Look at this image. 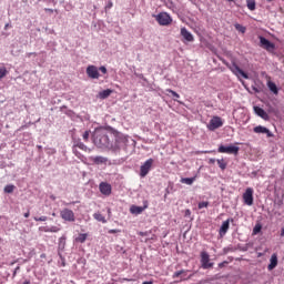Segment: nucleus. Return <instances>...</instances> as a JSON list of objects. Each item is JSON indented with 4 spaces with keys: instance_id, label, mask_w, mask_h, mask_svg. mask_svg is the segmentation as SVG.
I'll return each instance as SVG.
<instances>
[{
    "instance_id": "nucleus-49",
    "label": "nucleus",
    "mask_w": 284,
    "mask_h": 284,
    "mask_svg": "<svg viewBox=\"0 0 284 284\" xmlns=\"http://www.w3.org/2000/svg\"><path fill=\"white\" fill-rule=\"evenodd\" d=\"M8 28H10V23H7V24L4 26V30H8Z\"/></svg>"
},
{
    "instance_id": "nucleus-38",
    "label": "nucleus",
    "mask_w": 284,
    "mask_h": 284,
    "mask_svg": "<svg viewBox=\"0 0 284 284\" xmlns=\"http://www.w3.org/2000/svg\"><path fill=\"white\" fill-rule=\"evenodd\" d=\"M99 70L102 74H108V69L105 67H100Z\"/></svg>"
},
{
    "instance_id": "nucleus-17",
    "label": "nucleus",
    "mask_w": 284,
    "mask_h": 284,
    "mask_svg": "<svg viewBox=\"0 0 284 284\" xmlns=\"http://www.w3.org/2000/svg\"><path fill=\"white\" fill-rule=\"evenodd\" d=\"M230 222L232 223V222H234V220L233 219H231V220L229 219V220H226V221H224L222 223V225L220 227L221 236H225V234H227V230H230Z\"/></svg>"
},
{
    "instance_id": "nucleus-53",
    "label": "nucleus",
    "mask_w": 284,
    "mask_h": 284,
    "mask_svg": "<svg viewBox=\"0 0 284 284\" xmlns=\"http://www.w3.org/2000/svg\"><path fill=\"white\" fill-rule=\"evenodd\" d=\"M204 153L205 154H212V151H205Z\"/></svg>"
},
{
    "instance_id": "nucleus-6",
    "label": "nucleus",
    "mask_w": 284,
    "mask_h": 284,
    "mask_svg": "<svg viewBox=\"0 0 284 284\" xmlns=\"http://www.w3.org/2000/svg\"><path fill=\"white\" fill-rule=\"evenodd\" d=\"M200 256L203 270H210V267H214V263L210 262V254L207 252L202 251Z\"/></svg>"
},
{
    "instance_id": "nucleus-50",
    "label": "nucleus",
    "mask_w": 284,
    "mask_h": 284,
    "mask_svg": "<svg viewBox=\"0 0 284 284\" xmlns=\"http://www.w3.org/2000/svg\"><path fill=\"white\" fill-rule=\"evenodd\" d=\"M22 284H31L30 280H26Z\"/></svg>"
},
{
    "instance_id": "nucleus-3",
    "label": "nucleus",
    "mask_w": 284,
    "mask_h": 284,
    "mask_svg": "<svg viewBox=\"0 0 284 284\" xmlns=\"http://www.w3.org/2000/svg\"><path fill=\"white\" fill-rule=\"evenodd\" d=\"M207 130H210V132H214V130H219V128H223V119H221V116H213L209 124L206 125Z\"/></svg>"
},
{
    "instance_id": "nucleus-48",
    "label": "nucleus",
    "mask_w": 284,
    "mask_h": 284,
    "mask_svg": "<svg viewBox=\"0 0 284 284\" xmlns=\"http://www.w3.org/2000/svg\"><path fill=\"white\" fill-rule=\"evenodd\" d=\"M140 236H148V233L140 232Z\"/></svg>"
},
{
    "instance_id": "nucleus-55",
    "label": "nucleus",
    "mask_w": 284,
    "mask_h": 284,
    "mask_svg": "<svg viewBox=\"0 0 284 284\" xmlns=\"http://www.w3.org/2000/svg\"><path fill=\"white\" fill-rule=\"evenodd\" d=\"M111 213H112V211L109 209V210H108V214H111Z\"/></svg>"
},
{
    "instance_id": "nucleus-19",
    "label": "nucleus",
    "mask_w": 284,
    "mask_h": 284,
    "mask_svg": "<svg viewBox=\"0 0 284 284\" xmlns=\"http://www.w3.org/2000/svg\"><path fill=\"white\" fill-rule=\"evenodd\" d=\"M276 265H278V255H276V253L272 254L271 258H270V264L267 266L268 272H272V270H274L276 267Z\"/></svg>"
},
{
    "instance_id": "nucleus-33",
    "label": "nucleus",
    "mask_w": 284,
    "mask_h": 284,
    "mask_svg": "<svg viewBox=\"0 0 284 284\" xmlns=\"http://www.w3.org/2000/svg\"><path fill=\"white\" fill-rule=\"evenodd\" d=\"M77 148H79V150H84V151L88 150V146L83 144V142H78Z\"/></svg>"
},
{
    "instance_id": "nucleus-15",
    "label": "nucleus",
    "mask_w": 284,
    "mask_h": 284,
    "mask_svg": "<svg viewBox=\"0 0 284 284\" xmlns=\"http://www.w3.org/2000/svg\"><path fill=\"white\" fill-rule=\"evenodd\" d=\"M254 112L257 116H260L261 119H263L264 121H270V114H267V112H265V110H263V108L261 106H254Z\"/></svg>"
},
{
    "instance_id": "nucleus-54",
    "label": "nucleus",
    "mask_w": 284,
    "mask_h": 284,
    "mask_svg": "<svg viewBox=\"0 0 284 284\" xmlns=\"http://www.w3.org/2000/svg\"><path fill=\"white\" fill-rule=\"evenodd\" d=\"M142 284H153L152 282H143Z\"/></svg>"
},
{
    "instance_id": "nucleus-2",
    "label": "nucleus",
    "mask_w": 284,
    "mask_h": 284,
    "mask_svg": "<svg viewBox=\"0 0 284 284\" xmlns=\"http://www.w3.org/2000/svg\"><path fill=\"white\" fill-rule=\"evenodd\" d=\"M224 64L229 68V70H231V72H233V74H235L239 79H241V77L243 79H250V75H247V73H245V71H243L242 69L239 68V64L233 63L230 64L227 62H224Z\"/></svg>"
},
{
    "instance_id": "nucleus-57",
    "label": "nucleus",
    "mask_w": 284,
    "mask_h": 284,
    "mask_svg": "<svg viewBox=\"0 0 284 284\" xmlns=\"http://www.w3.org/2000/svg\"><path fill=\"white\" fill-rule=\"evenodd\" d=\"M229 1H234V0H229Z\"/></svg>"
},
{
    "instance_id": "nucleus-44",
    "label": "nucleus",
    "mask_w": 284,
    "mask_h": 284,
    "mask_svg": "<svg viewBox=\"0 0 284 284\" xmlns=\"http://www.w3.org/2000/svg\"><path fill=\"white\" fill-rule=\"evenodd\" d=\"M225 265H227V262H222L219 264V267H225Z\"/></svg>"
},
{
    "instance_id": "nucleus-29",
    "label": "nucleus",
    "mask_w": 284,
    "mask_h": 284,
    "mask_svg": "<svg viewBox=\"0 0 284 284\" xmlns=\"http://www.w3.org/2000/svg\"><path fill=\"white\" fill-rule=\"evenodd\" d=\"M4 192H6V194H12V192H14V185L13 184L6 185Z\"/></svg>"
},
{
    "instance_id": "nucleus-25",
    "label": "nucleus",
    "mask_w": 284,
    "mask_h": 284,
    "mask_svg": "<svg viewBox=\"0 0 284 284\" xmlns=\"http://www.w3.org/2000/svg\"><path fill=\"white\" fill-rule=\"evenodd\" d=\"M216 163L222 172L227 169V162H225V159L216 160Z\"/></svg>"
},
{
    "instance_id": "nucleus-23",
    "label": "nucleus",
    "mask_w": 284,
    "mask_h": 284,
    "mask_svg": "<svg viewBox=\"0 0 284 284\" xmlns=\"http://www.w3.org/2000/svg\"><path fill=\"white\" fill-rule=\"evenodd\" d=\"M112 94V89H106L101 92H99V99H108Z\"/></svg>"
},
{
    "instance_id": "nucleus-34",
    "label": "nucleus",
    "mask_w": 284,
    "mask_h": 284,
    "mask_svg": "<svg viewBox=\"0 0 284 284\" xmlns=\"http://www.w3.org/2000/svg\"><path fill=\"white\" fill-rule=\"evenodd\" d=\"M207 205H210V202H200L197 207L199 210H203V207H207Z\"/></svg>"
},
{
    "instance_id": "nucleus-12",
    "label": "nucleus",
    "mask_w": 284,
    "mask_h": 284,
    "mask_svg": "<svg viewBox=\"0 0 284 284\" xmlns=\"http://www.w3.org/2000/svg\"><path fill=\"white\" fill-rule=\"evenodd\" d=\"M99 189L101 194H104V196H110L112 194V185L108 182H101Z\"/></svg>"
},
{
    "instance_id": "nucleus-32",
    "label": "nucleus",
    "mask_w": 284,
    "mask_h": 284,
    "mask_svg": "<svg viewBox=\"0 0 284 284\" xmlns=\"http://www.w3.org/2000/svg\"><path fill=\"white\" fill-rule=\"evenodd\" d=\"M235 29L239 30V32H242V34H245V27L241 24H235Z\"/></svg>"
},
{
    "instance_id": "nucleus-40",
    "label": "nucleus",
    "mask_w": 284,
    "mask_h": 284,
    "mask_svg": "<svg viewBox=\"0 0 284 284\" xmlns=\"http://www.w3.org/2000/svg\"><path fill=\"white\" fill-rule=\"evenodd\" d=\"M40 232H50V226L40 227Z\"/></svg>"
},
{
    "instance_id": "nucleus-7",
    "label": "nucleus",
    "mask_w": 284,
    "mask_h": 284,
    "mask_svg": "<svg viewBox=\"0 0 284 284\" xmlns=\"http://www.w3.org/2000/svg\"><path fill=\"white\" fill-rule=\"evenodd\" d=\"M260 45L267 52H274L276 50V45L263 36L260 37Z\"/></svg>"
},
{
    "instance_id": "nucleus-42",
    "label": "nucleus",
    "mask_w": 284,
    "mask_h": 284,
    "mask_svg": "<svg viewBox=\"0 0 284 284\" xmlns=\"http://www.w3.org/2000/svg\"><path fill=\"white\" fill-rule=\"evenodd\" d=\"M112 6H113L112 1H109L105 7V10H110L112 8Z\"/></svg>"
},
{
    "instance_id": "nucleus-46",
    "label": "nucleus",
    "mask_w": 284,
    "mask_h": 284,
    "mask_svg": "<svg viewBox=\"0 0 284 284\" xmlns=\"http://www.w3.org/2000/svg\"><path fill=\"white\" fill-rule=\"evenodd\" d=\"M30 217V211H28L27 213H24V219H29Z\"/></svg>"
},
{
    "instance_id": "nucleus-36",
    "label": "nucleus",
    "mask_w": 284,
    "mask_h": 284,
    "mask_svg": "<svg viewBox=\"0 0 284 284\" xmlns=\"http://www.w3.org/2000/svg\"><path fill=\"white\" fill-rule=\"evenodd\" d=\"M50 232H51V233L61 232V229H60L59 226H51V227H50Z\"/></svg>"
},
{
    "instance_id": "nucleus-47",
    "label": "nucleus",
    "mask_w": 284,
    "mask_h": 284,
    "mask_svg": "<svg viewBox=\"0 0 284 284\" xmlns=\"http://www.w3.org/2000/svg\"><path fill=\"white\" fill-rule=\"evenodd\" d=\"M110 234H116V230L109 231Z\"/></svg>"
},
{
    "instance_id": "nucleus-31",
    "label": "nucleus",
    "mask_w": 284,
    "mask_h": 284,
    "mask_svg": "<svg viewBox=\"0 0 284 284\" xmlns=\"http://www.w3.org/2000/svg\"><path fill=\"white\" fill-rule=\"evenodd\" d=\"M166 92H169L170 94H172V97H174L175 99H181V95L179 93H176L174 90L172 89H166Z\"/></svg>"
},
{
    "instance_id": "nucleus-14",
    "label": "nucleus",
    "mask_w": 284,
    "mask_h": 284,
    "mask_svg": "<svg viewBox=\"0 0 284 284\" xmlns=\"http://www.w3.org/2000/svg\"><path fill=\"white\" fill-rule=\"evenodd\" d=\"M90 161H92L94 165H108L109 160L105 156L97 155V156H91Z\"/></svg>"
},
{
    "instance_id": "nucleus-41",
    "label": "nucleus",
    "mask_w": 284,
    "mask_h": 284,
    "mask_svg": "<svg viewBox=\"0 0 284 284\" xmlns=\"http://www.w3.org/2000/svg\"><path fill=\"white\" fill-rule=\"evenodd\" d=\"M184 216H192V211H190V209H186L184 212Z\"/></svg>"
},
{
    "instance_id": "nucleus-18",
    "label": "nucleus",
    "mask_w": 284,
    "mask_h": 284,
    "mask_svg": "<svg viewBox=\"0 0 284 284\" xmlns=\"http://www.w3.org/2000/svg\"><path fill=\"white\" fill-rule=\"evenodd\" d=\"M181 37H183L184 40H186L189 43H192L194 41V36L187 29L184 27L181 29Z\"/></svg>"
},
{
    "instance_id": "nucleus-43",
    "label": "nucleus",
    "mask_w": 284,
    "mask_h": 284,
    "mask_svg": "<svg viewBox=\"0 0 284 284\" xmlns=\"http://www.w3.org/2000/svg\"><path fill=\"white\" fill-rule=\"evenodd\" d=\"M209 163H210L211 165H214V163H216V159L211 158V159L209 160Z\"/></svg>"
},
{
    "instance_id": "nucleus-13",
    "label": "nucleus",
    "mask_w": 284,
    "mask_h": 284,
    "mask_svg": "<svg viewBox=\"0 0 284 284\" xmlns=\"http://www.w3.org/2000/svg\"><path fill=\"white\" fill-rule=\"evenodd\" d=\"M87 74L89 79H99L100 77L99 68H97L95 65H89L87 68Z\"/></svg>"
},
{
    "instance_id": "nucleus-24",
    "label": "nucleus",
    "mask_w": 284,
    "mask_h": 284,
    "mask_svg": "<svg viewBox=\"0 0 284 284\" xmlns=\"http://www.w3.org/2000/svg\"><path fill=\"white\" fill-rule=\"evenodd\" d=\"M194 181H196V176L181 179V183H184L185 185H192Z\"/></svg>"
},
{
    "instance_id": "nucleus-30",
    "label": "nucleus",
    "mask_w": 284,
    "mask_h": 284,
    "mask_svg": "<svg viewBox=\"0 0 284 284\" xmlns=\"http://www.w3.org/2000/svg\"><path fill=\"white\" fill-rule=\"evenodd\" d=\"M187 274V271H185V270H181V271H178V272H175L174 274H173V278H179V276H181V275H186Z\"/></svg>"
},
{
    "instance_id": "nucleus-45",
    "label": "nucleus",
    "mask_w": 284,
    "mask_h": 284,
    "mask_svg": "<svg viewBox=\"0 0 284 284\" xmlns=\"http://www.w3.org/2000/svg\"><path fill=\"white\" fill-rule=\"evenodd\" d=\"M44 12H51V13H52V12H54V10H53V9H50V8H45V9H44Z\"/></svg>"
},
{
    "instance_id": "nucleus-8",
    "label": "nucleus",
    "mask_w": 284,
    "mask_h": 284,
    "mask_svg": "<svg viewBox=\"0 0 284 284\" xmlns=\"http://www.w3.org/2000/svg\"><path fill=\"white\" fill-rule=\"evenodd\" d=\"M154 163L153 159L146 160L143 165L140 168V176L145 178L150 173V170H152V165Z\"/></svg>"
},
{
    "instance_id": "nucleus-11",
    "label": "nucleus",
    "mask_w": 284,
    "mask_h": 284,
    "mask_svg": "<svg viewBox=\"0 0 284 284\" xmlns=\"http://www.w3.org/2000/svg\"><path fill=\"white\" fill-rule=\"evenodd\" d=\"M253 132L255 134H266L267 139H272V136H274V133H272V131H270V129L263 126V125H257L253 129Z\"/></svg>"
},
{
    "instance_id": "nucleus-37",
    "label": "nucleus",
    "mask_w": 284,
    "mask_h": 284,
    "mask_svg": "<svg viewBox=\"0 0 284 284\" xmlns=\"http://www.w3.org/2000/svg\"><path fill=\"white\" fill-rule=\"evenodd\" d=\"M82 138H83L84 141H89V139H90V131H85L83 133Z\"/></svg>"
},
{
    "instance_id": "nucleus-51",
    "label": "nucleus",
    "mask_w": 284,
    "mask_h": 284,
    "mask_svg": "<svg viewBox=\"0 0 284 284\" xmlns=\"http://www.w3.org/2000/svg\"><path fill=\"white\" fill-rule=\"evenodd\" d=\"M281 236H284V227L281 230Z\"/></svg>"
},
{
    "instance_id": "nucleus-4",
    "label": "nucleus",
    "mask_w": 284,
    "mask_h": 284,
    "mask_svg": "<svg viewBox=\"0 0 284 284\" xmlns=\"http://www.w3.org/2000/svg\"><path fill=\"white\" fill-rule=\"evenodd\" d=\"M60 216L63 221H67L68 223H74L77 221V217L74 216V211L70 209H63L60 211Z\"/></svg>"
},
{
    "instance_id": "nucleus-27",
    "label": "nucleus",
    "mask_w": 284,
    "mask_h": 284,
    "mask_svg": "<svg viewBox=\"0 0 284 284\" xmlns=\"http://www.w3.org/2000/svg\"><path fill=\"white\" fill-rule=\"evenodd\" d=\"M84 241H88V234L81 233L75 237L77 243H83Z\"/></svg>"
},
{
    "instance_id": "nucleus-39",
    "label": "nucleus",
    "mask_w": 284,
    "mask_h": 284,
    "mask_svg": "<svg viewBox=\"0 0 284 284\" xmlns=\"http://www.w3.org/2000/svg\"><path fill=\"white\" fill-rule=\"evenodd\" d=\"M34 221H48V216L34 217Z\"/></svg>"
},
{
    "instance_id": "nucleus-1",
    "label": "nucleus",
    "mask_w": 284,
    "mask_h": 284,
    "mask_svg": "<svg viewBox=\"0 0 284 284\" xmlns=\"http://www.w3.org/2000/svg\"><path fill=\"white\" fill-rule=\"evenodd\" d=\"M93 143L98 148H112V144H110V138H108V134L105 133L97 134L94 136Z\"/></svg>"
},
{
    "instance_id": "nucleus-21",
    "label": "nucleus",
    "mask_w": 284,
    "mask_h": 284,
    "mask_svg": "<svg viewBox=\"0 0 284 284\" xmlns=\"http://www.w3.org/2000/svg\"><path fill=\"white\" fill-rule=\"evenodd\" d=\"M267 88L271 90V92H273V94H278V88L276 87V83L268 81Z\"/></svg>"
},
{
    "instance_id": "nucleus-5",
    "label": "nucleus",
    "mask_w": 284,
    "mask_h": 284,
    "mask_svg": "<svg viewBox=\"0 0 284 284\" xmlns=\"http://www.w3.org/2000/svg\"><path fill=\"white\" fill-rule=\"evenodd\" d=\"M239 146H234V145H230V146H225V145H220L217 149V152L220 154H234L235 156L239 154Z\"/></svg>"
},
{
    "instance_id": "nucleus-22",
    "label": "nucleus",
    "mask_w": 284,
    "mask_h": 284,
    "mask_svg": "<svg viewBox=\"0 0 284 284\" xmlns=\"http://www.w3.org/2000/svg\"><path fill=\"white\" fill-rule=\"evenodd\" d=\"M93 219H95V221H99V223H108V220H105V216H103V214H101L100 212L94 213Z\"/></svg>"
},
{
    "instance_id": "nucleus-16",
    "label": "nucleus",
    "mask_w": 284,
    "mask_h": 284,
    "mask_svg": "<svg viewBox=\"0 0 284 284\" xmlns=\"http://www.w3.org/2000/svg\"><path fill=\"white\" fill-rule=\"evenodd\" d=\"M126 142H128V139H125V136L116 135L114 150H121V148H123V145H125Z\"/></svg>"
},
{
    "instance_id": "nucleus-10",
    "label": "nucleus",
    "mask_w": 284,
    "mask_h": 284,
    "mask_svg": "<svg viewBox=\"0 0 284 284\" xmlns=\"http://www.w3.org/2000/svg\"><path fill=\"white\" fill-rule=\"evenodd\" d=\"M155 20L160 26H170L172 23V17L168 12H161L155 17Z\"/></svg>"
},
{
    "instance_id": "nucleus-56",
    "label": "nucleus",
    "mask_w": 284,
    "mask_h": 284,
    "mask_svg": "<svg viewBox=\"0 0 284 284\" xmlns=\"http://www.w3.org/2000/svg\"><path fill=\"white\" fill-rule=\"evenodd\" d=\"M52 216H57V214H55V213H53V214H52Z\"/></svg>"
},
{
    "instance_id": "nucleus-35",
    "label": "nucleus",
    "mask_w": 284,
    "mask_h": 284,
    "mask_svg": "<svg viewBox=\"0 0 284 284\" xmlns=\"http://www.w3.org/2000/svg\"><path fill=\"white\" fill-rule=\"evenodd\" d=\"M261 230H262L261 224L255 225L253 229V234H258V232H261Z\"/></svg>"
},
{
    "instance_id": "nucleus-26",
    "label": "nucleus",
    "mask_w": 284,
    "mask_h": 284,
    "mask_svg": "<svg viewBox=\"0 0 284 284\" xmlns=\"http://www.w3.org/2000/svg\"><path fill=\"white\" fill-rule=\"evenodd\" d=\"M8 75V69L6 68V64L0 63V79H3Z\"/></svg>"
},
{
    "instance_id": "nucleus-9",
    "label": "nucleus",
    "mask_w": 284,
    "mask_h": 284,
    "mask_svg": "<svg viewBox=\"0 0 284 284\" xmlns=\"http://www.w3.org/2000/svg\"><path fill=\"white\" fill-rule=\"evenodd\" d=\"M243 201L245 205H254V190L252 187L246 189L243 193Z\"/></svg>"
},
{
    "instance_id": "nucleus-52",
    "label": "nucleus",
    "mask_w": 284,
    "mask_h": 284,
    "mask_svg": "<svg viewBox=\"0 0 284 284\" xmlns=\"http://www.w3.org/2000/svg\"><path fill=\"white\" fill-rule=\"evenodd\" d=\"M37 57V53H29V57Z\"/></svg>"
},
{
    "instance_id": "nucleus-28",
    "label": "nucleus",
    "mask_w": 284,
    "mask_h": 284,
    "mask_svg": "<svg viewBox=\"0 0 284 284\" xmlns=\"http://www.w3.org/2000/svg\"><path fill=\"white\" fill-rule=\"evenodd\" d=\"M246 6H247L248 10H251V11L256 10V1L255 0H247Z\"/></svg>"
},
{
    "instance_id": "nucleus-20",
    "label": "nucleus",
    "mask_w": 284,
    "mask_h": 284,
    "mask_svg": "<svg viewBox=\"0 0 284 284\" xmlns=\"http://www.w3.org/2000/svg\"><path fill=\"white\" fill-rule=\"evenodd\" d=\"M148 206H136L132 205L130 209L131 214H142L143 210H145Z\"/></svg>"
}]
</instances>
